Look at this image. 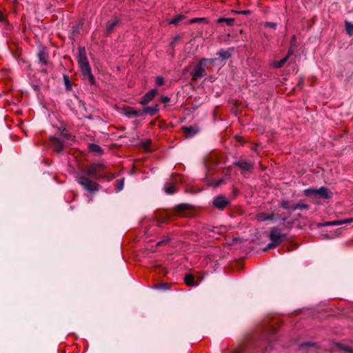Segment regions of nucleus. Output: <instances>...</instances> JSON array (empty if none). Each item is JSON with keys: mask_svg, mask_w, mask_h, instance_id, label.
Returning <instances> with one entry per match:
<instances>
[{"mask_svg": "<svg viewBox=\"0 0 353 353\" xmlns=\"http://www.w3.org/2000/svg\"><path fill=\"white\" fill-rule=\"evenodd\" d=\"M296 37L293 35L291 38V46L296 47Z\"/></svg>", "mask_w": 353, "mask_h": 353, "instance_id": "36", "label": "nucleus"}, {"mask_svg": "<svg viewBox=\"0 0 353 353\" xmlns=\"http://www.w3.org/2000/svg\"><path fill=\"white\" fill-rule=\"evenodd\" d=\"M304 195L307 197H318L319 199H328L332 196V192L325 187L319 189L309 188L303 191Z\"/></svg>", "mask_w": 353, "mask_h": 353, "instance_id": "5", "label": "nucleus"}, {"mask_svg": "<svg viewBox=\"0 0 353 353\" xmlns=\"http://www.w3.org/2000/svg\"><path fill=\"white\" fill-rule=\"evenodd\" d=\"M224 182V180L223 179H219L218 180L216 183H212V185L214 187V188H216V187H218L219 185H220L221 183H223Z\"/></svg>", "mask_w": 353, "mask_h": 353, "instance_id": "37", "label": "nucleus"}, {"mask_svg": "<svg viewBox=\"0 0 353 353\" xmlns=\"http://www.w3.org/2000/svg\"><path fill=\"white\" fill-rule=\"evenodd\" d=\"M184 282L188 286H194L195 285L194 277L191 274H187L184 277Z\"/></svg>", "mask_w": 353, "mask_h": 353, "instance_id": "24", "label": "nucleus"}, {"mask_svg": "<svg viewBox=\"0 0 353 353\" xmlns=\"http://www.w3.org/2000/svg\"><path fill=\"white\" fill-rule=\"evenodd\" d=\"M87 58V53L85 48L83 47H79L78 48V56H77V61H79V60H84Z\"/></svg>", "mask_w": 353, "mask_h": 353, "instance_id": "21", "label": "nucleus"}, {"mask_svg": "<svg viewBox=\"0 0 353 353\" xmlns=\"http://www.w3.org/2000/svg\"><path fill=\"white\" fill-rule=\"evenodd\" d=\"M64 79H65L66 85H68L69 83V80H68V77L65 76Z\"/></svg>", "mask_w": 353, "mask_h": 353, "instance_id": "41", "label": "nucleus"}, {"mask_svg": "<svg viewBox=\"0 0 353 353\" xmlns=\"http://www.w3.org/2000/svg\"><path fill=\"white\" fill-rule=\"evenodd\" d=\"M236 12L238 14H240L247 15V14H250L251 12L249 10H246L238 11Z\"/></svg>", "mask_w": 353, "mask_h": 353, "instance_id": "38", "label": "nucleus"}, {"mask_svg": "<svg viewBox=\"0 0 353 353\" xmlns=\"http://www.w3.org/2000/svg\"><path fill=\"white\" fill-rule=\"evenodd\" d=\"M352 222H353V218H350V219H346L341 220V221L326 222L325 223L323 224V225H326V226H327V225H343V224H345V223H350Z\"/></svg>", "mask_w": 353, "mask_h": 353, "instance_id": "15", "label": "nucleus"}, {"mask_svg": "<svg viewBox=\"0 0 353 353\" xmlns=\"http://www.w3.org/2000/svg\"><path fill=\"white\" fill-rule=\"evenodd\" d=\"M78 64L83 74H90L91 68L88 59L79 60V61H78Z\"/></svg>", "mask_w": 353, "mask_h": 353, "instance_id": "10", "label": "nucleus"}, {"mask_svg": "<svg viewBox=\"0 0 353 353\" xmlns=\"http://www.w3.org/2000/svg\"><path fill=\"white\" fill-rule=\"evenodd\" d=\"M88 149H89V151L91 152H94V153H98V154L103 153V150L101 149V148L99 145L95 144V143L89 144Z\"/></svg>", "mask_w": 353, "mask_h": 353, "instance_id": "20", "label": "nucleus"}, {"mask_svg": "<svg viewBox=\"0 0 353 353\" xmlns=\"http://www.w3.org/2000/svg\"><path fill=\"white\" fill-rule=\"evenodd\" d=\"M119 24V20L114 19L112 21H109L106 23V34L109 35L112 33L114 28Z\"/></svg>", "mask_w": 353, "mask_h": 353, "instance_id": "13", "label": "nucleus"}, {"mask_svg": "<svg viewBox=\"0 0 353 353\" xmlns=\"http://www.w3.org/2000/svg\"><path fill=\"white\" fill-rule=\"evenodd\" d=\"M184 18V16L182 14L176 15L174 17L172 20L170 21V24H177L180 21H181Z\"/></svg>", "mask_w": 353, "mask_h": 353, "instance_id": "28", "label": "nucleus"}, {"mask_svg": "<svg viewBox=\"0 0 353 353\" xmlns=\"http://www.w3.org/2000/svg\"><path fill=\"white\" fill-rule=\"evenodd\" d=\"M158 90L157 89H152L148 92L144 94L140 101L141 105H146L150 103L154 97L157 94Z\"/></svg>", "mask_w": 353, "mask_h": 353, "instance_id": "8", "label": "nucleus"}, {"mask_svg": "<svg viewBox=\"0 0 353 353\" xmlns=\"http://www.w3.org/2000/svg\"><path fill=\"white\" fill-rule=\"evenodd\" d=\"M191 206L186 203L179 205L176 207V212L182 216H189L186 211L190 209Z\"/></svg>", "mask_w": 353, "mask_h": 353, "instance_id": "12", "label": "nucleus"}, {"mask_svg": "<svg viewBox=\"0 0 353 353\" xmlns=\"http://www.w3.org/2000/svg\"><path fill=\"white\" fill-rule=\"evenodd\" d=\"M164 192L168 194H172L176 192V185L172 182H168L163 188Z\"/></svg>", "mask_w": 353, "mask_h": 353, "instance_id": "14", "label": "nucleus"}, {"mask_svg": "<svg viewBox=\"0 0 353 353\" xmlns=\"http://www.w3.org/2000/svg\"><path fill=\"white\" fill-rule=\"evenodd\" d=\"M238 194H237V192L236 190V189L234 190V196H237Z\"/></svg>", "mask_w": 353, "mask_h": 353, "instance_id": "42", "label": "nucleus"}, {"mask_svg": "<svg viewBox=\"0 0 353 353\" xmlns=\"http://www.w3.org/2000/svg\"><path fill=\"white\" fill-rule=\"evenodd\" d=\"M336 346H337L340 350H344V351H345V352H350V353H353V352H352V351L350 350V347H345V346H344V345H341V344H337V345H336Z\"/></svg>", "mask_w": 353, "mask_h": 353, "instance_id": "31", "label": "nucleus"}, {"mask_svg": "<svg viewBox=\"0 0 353 353\" xmlns=\"http://www.w3.org/2000/svg\"><path fill=\"white\" fill-rule=\"evenodd\" d=\"M287 234L283 232V230L279 227H273L270 230L269 239L271 241L270 243L263 249L264 251L274 249L279 246L285 239Z\"/></svg>", "mask_w": 353, "mask_h": 353, "instance_id": "1", "label": "nucleus"}, {"mask_svg": "<svg viewBox=\"0 0 353 353\" xmlns=\"http://www.w3.org/2000/svg\"><path fill=\"white\" fill-rule=\"evenodd\" d=\"M228 204H229L228 200H214L213 201V205L219 210L224 209Z\"/></svg>", "mask_w": 353, "mask_h": 353, "instance_id": "16", "label": "nucleus"}, {"mask_svg": "<svg viewBox=\"0 0 353 353\" xmlns=\"http://www.w3.org/2000/svg\"><path fill=\"white\" fill-rule=\"evenodd\" d=\"M160 244H161V242H158L157 245H159Z\"/></svg>", "mask_w": 353, "mask_h": 353, "instance_id": "45", "label": "nucleus"}, {"mask_svg": "<svg viewBox=\"0 0 353 353\" xmlns=\"http://www.w3.org/2000/svg\"><path fill=\"white\" fill-rule=\"evenodd\" d=\"M266 26L270 28H276V23H274L268 22V23H267Z\"/></svg>", "mask_w": 353, "mask_h": 353, "instance_id": "39", "label": "nucleus"}, {"mask_svg": "<svg viewBox=\"0 0 353 353\" xmlns=\"http://www.w3.org/2000/svg\"><path fill=\"white\" fill-rule=\"evenodd\" d=\"M274 217V215L273 214H270V215H266L264 213H259L257 214L256 216V219L258 221H265L266 220H270V219H272Z\"/></svg>", "mask_w": 353, "mask_h": 353, "instance_id": "25", "label": "nucleus"}, {"mask_svg": "<svg viewBox=\"0 0 353 353\" xmlns=\"http://www.w3.org/2000/svg\"><path fill=\"white\" fill-rule=\"evenodd\" d=\"M239 352H240L239 349H236V350H234L232 353H239Z\"/></svg>", "mask_w": 353, "mask_h": 353, "instance_id": "43", "label": "nucleus"}, {"mask_svg": "<svg viewBox=\"0 0 353 353\" xmlns=\"http://www.w3.org/2000/svg\"><path fill=\"white\" fill-rule=\"evenodd\" d=\"M183 130L187 137H191L198 132V130L194 127H183Z\"/></svg>", "mask_w": 353, "mask_h": 353, "instance_id": "18", "label": "nucleus"}, {"mask_svg": "<svg viewBox=\"0 0 353 353\" xmlns=\"http://www.w3.org/2000/svg\"><path fill=\"white\" fill-rule=\"evenodd\" d=\"M233 48H230L228 50H221L218 52L217 54L219 55L223 59H229L231 57L232 51Z\"/></svg>", "mask_w": 353, "mask_h": 353, "instance_id": "19", "label": "nucleus"}, {"mask_svg": "<svg viewBox=\"0 0 353 353\" xmlns=\"http://www.w3.org/2000/svg\"><path fill=\"white\" fill-rule=\"evenodd\" d=\"M291 54H292V52L290 50L288 52V54L284 58H283L282 59H281L279 61H274L273 63V66L274 68H282L284 65V64L286 63L288 59H289V57L291 55Z\"/></svg>", "mask_w": 353, "mask_h": 353, "instance_id": "17", "label": "nucleus"}, {"mask_svg": "<svg viewBox=\"0 0 353 353\" xmlns=\"http://www.w3.org/2000/svg\"><path fill=\"white\" fill-rule=\"evenodd\" d=\"M160 99L161 101L163 103H168L170 101V99L166 96H162Z\"/></svg>", "mask_w": 353, "mask_h": 353, "instance_id": "35", "label": "nucleus"}, {"mask_svg": "<svg viewBox=\"0 0 353 353\" xmlns=\"http://www.w3.org/2000/svg\"><path fill=\"white\" fill-rule=\"evenodd\" d=\"M50 144H51L52 148L57 152L59 153L63 150V143L61 139L56 138V137H51L50 138Z\"/></svg>", "mask_w": 353, "mask_h": 353, "instance_id": "9", "label": "nucleus"}, {"mask_svg": "<svg viewBox=\"0 0 353 353\" xmlns=\"http://www.w3.org/2000/svg\"><path fill=\"white\" fill-rule=\"evenodd\" d=\"M124 185V179H120L117 181L115 189L117 192L121 191L123 188Z\"/></svg>", "mask_w": 353, "mask_h": 353, "instance_id": "30", "label": "nucleus"}, {"mask_svg": "<svg viewBox=\"0 0 353 353\" xmlns=\"http://www.w3.org/2000/svg\"><path fill=\"white\" fill-rule=\"evenodd\" d=\"M154 288L157 289H168V284L167 283L157 284L154 285Z\"/></svg>", "mask_w": 353, "mask_h": 353, "instance_id": "33", "label": "nucleus"}, {"mask_svg": "<svg viewBox=\"0 0 353 353\" xmlns=\"http://www.w3.org/2000/svg\"><path fill=\"white\" fill-rule=\"evenodd\" d=\"M77 182L83 186L85 190L91 193L97 192L101 188L97 182L91 180L85 174H79L77 177Z\"/></svg>", "mask_w": 353, "mask_h": 353, "instance_id": "4", "label": "nucleus"}, {"mask_svg": "<svg viewBox=\"0 0 353 353\" xmlns=\"http://www.w3.org/2000/svg\"><path fill=\"white\" fill-rule=\"evenodd\" d=\"M3 19H4L3 14L2 13L1 11H0V21H3Z\"/></svg>", "mask_w": 353, "mask_h": 353, "instance_id": "40", "label": "nucleus"}, {"mask_svg": "<svg viewBox=\"0 0 353 353\" xmlns=\"http://www.w3.org/2000/svg\"><path fill=\"white\" fill-rule=\"evenodd\" d=\"M207 63H213L214 59H208L205 58L201 59L196 65L194 70L191 72L192 81H196L205 77L206 73Z\"/></svg>", "mask_w": 353, "mask_h": 353, "instance_id": "2", "label": "nucleus"}, {"mask_svg": "<svg viewBox=\"0 0 353 353\" xmlns=\"http://www.w3.org/2000/svg\"><path fill=\"white\" fill-rule=\"evenodd\" d=\"M218 23H225L229 26H232L234 23V19L233 18H219L216 21Z\"/></svg>", "mask_w": 353, "mask_h": 353, "instance_id": "23", "label": "nucleus"}, {"mask_svg": "<svg viewBox=\"0 0 353 353\" xmlns=\"http://www.w3.org/2000/svg\"><path fill=\"white\" fill-rule=\"evenodd\" d=\"M289 201H290L289 200H285V201L283 200V201L281 203V206L284 209L292 210V211H294L295 210H296L298 208H302L304 207V205H290L289 203H290Z\"/></svg>", "mask_w": 353, "mask_h": 353, "instance_id": "11", "label": "nucleus"}, {"mask_svg": "<svg viewBox=\"0 0 353 353\" xmlns=\"http://www.w3.org/2000/svg\"><path fill=\"white\" fill-rule=\"evenodd\" d=\"M104 170L105 165L103 164L94 163L85 168L81 174L98 179L105 177Z\"/></svg>", "mask_w": 353, "mask_h": 353, "instance_id": "3", "label": "nucleus"}, {"mask_svg": "<svg viewBox=\"0 0 353 353\" xmlns=\"http://www.w3.org/2000/svg\"><path fill=\"white\" fill-rule=\"evenodd\" d=\"M233 165L239 168L242 174L251 172L253 169V164L251 162L245 160L236 161L233 163Z\"/></svg>", "mask_w": 353, "mask_h": 353, "instance_id": "6", "label": "nucleus"}, {"mask_svg": "<svg viewBox=\"0 0 353 353\" xmlns=\"http://www.w3.org/2000/svg\"><path fill=\"white\" fill-rule=\"evenodd\" d=\"M345 30L347 33L351 36L353 34V24L348 21H345Z\"/></svg>", "mask_w": 353, "mask_h": 353, "instance_id": "29", "label": "nucleus"}, {"mask_svg": "<svg viewBox=\"0 0 353 353\" xmlns=\"http://www.w3.org/2000/svg\"><path fill=\"white\" fill-rule=\"evenodd\" d=\"M157 111V105H155L154 107L147 106L143 108L142 113L143 112L150 115H154Z\"/></svg>", "mask_w": 353, "mask_h": 353, "instance_id": "22", "label": "nucleus"}, {"mask_svg": "<svg viewBox=\"0 0 353 353\" xmlns=\"http://www.w3.org/2000/svg\"><path fill=\"white\" fill-rule=\"evenodd\" d=\"M190 23H209V21L208 20L207 18H194V19H192L190 21Z\"/></svg>", "mask_w": 353, "mask_h": 353, "instance_id": "27", "label": "nucleus"}, {"mask_svg": "<svg viewBox=\"0 0 353 353\" xmlns=\"http://www.w3.org/2000/svg\"><path fill=\"white\" fill-rule=\"evenodd\" d=\"M123 114L128 118H137L142 114L140 110H136L130 106H124L123 108Z\"/></svg>", "mask_w": 353, "mask_h": 353, "instance_id": "7", "label": "nucleus"}, {"mask_svg": "<svg viewBox=\"0 0 353 353\" xmlns=\"http://www.w3.org/2000/svg\"><path fill=\"white\" fill-rule=\"evenodd\" d=\"M84 75H86L89 77V80H90V82L92 83V84H94V76L92 75V71L90 70V74H83Z\"/></svg>", "mask_w": 353, "mask_h": 353, "instance_id": "34", "label": "nucleus"}, {"mask_svg": "<svg viewBox=\"0 0 353 353\" xmlns=\"http://www.w3.org/2000/svg\"><path fill=\"white\" fill-rule=\"evenodd\" d=\"M156 83L158 85H159V86L163 85V83H164V79L163 77H157L156 78Z\"/></svg>", "mask_w": 353, "mask_h": 353, "instance_id": "32", "label": "nucleus"}, {"mask_svg": "<svg viewBox=\"0 0 353 353\" xmlns=\"http://www.w3.org/2000/svg\"><path fill=\"white\" fill-rule=\"evenodd\" d=\"M39 61L44 65L48 63V54L44 51H41L39 53Z\"/></svg>", "mask_w": 353, "mask_h": 353, "instance_id": "26", "label": "nucleus"}, {"mask_svg": "<svg viewBox=\"0 0 353 353\" xmlns=\"http://www.w3.org/2000/svg\"><path fill=\"white\" fill-rule=\"evenodd\" d=\"M215 199H225V198L222 196H219L216 197Z\"/></svg>", "mask_w": 353, "mask_h": 353, "instance_id": "44", "label": "nucleus"}]
</instances>
